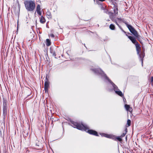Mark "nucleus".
I'll list each match as a JSON object with an SVG mask.
<instances>
[{
  "mask_svg": "<svg viewBox=\"0 0 153 153\" xmlns=\"http://www.w3.org/2000/svg\"><path fill=\"white\" fill-rule=\"evenodd\" d=\"M126 134V133H123L121 135V137H124L125 135Z\"/></svg>",
  "mask_w": 153,
  "mask_h": 153,
  "instance_id": "f3484780",
  "label": "nucleus"
},
{
  "mask_svg": "<svg viewBox=\"0 0 153 153\" xmlns=\"http://www.w3.org/2000/svg\"><path fill=\"white\" fill-rule=\"evenodd\" d=\"M40 21L41 23H43L45 22V21L44 18L42 16L41 17V19L40 20Z\"/></svg>",
  "mask_w": 153,
  "mask_h": 153,
  "instance_id": "9b49d317",
  "label": "nucleus"
},
{
  "mask_svg": "<svg viewBox=\"0 0 153 153\" xmlns=\"http://www.w3.org/2000/svg\"><path fill=\"white\" fill-rule=\"evenodd\" d=\"M25 4L26 9L28 11H32L35 8V3L32 1H26Z\"/></svg>",
  "mask_w": 153,
  "mask_h": 153,
  "instance_id": "f03ea898",
  "label": "nucleus"
},
{
  "mask_svg": "<svg viewBox=\"0 0 153 153\" xmlns=\"http://www.w3.org/2000/svg\"><path fill=\"white\" fill-rule=\"evenodd\" d=\"M151 81L153 82V77H152L151 78Z\"/></svg>",
  "mask_w": 153,
  "mask_h": 153,
  "instance_id": "6ab92c4d",
  "label": "nucleus"
},
{
  "mask_svg": "<svg viewBox=\"0 0 153 153\" xmlns=\"http://www.w3.org/2000/svg\"><path fill=\"white\" fill-rule=\"evenodd\" d=\"M116 139L120 141H121L122 140L121 138L120 137H117L116 138Z\"/></svg>",
  "mask_w": 153,
  "mask_h": 153,
  "instance_id": "dca6fc26",
  "label": "nucleus"
},
{
  "mask_svg": "<svg viewBox=\"0 0 153 153\" xmlns=\"http://www.w3.org/2000/svg\"><path fill=\"white\" fill-rule=\"evenodd\" d=\"M7 109L5 108L3 109V114L4 115H7Z\"/></svg>",
  "mask_w": 153,
  "mask_h": 153,
  "instance_id": "ddd939ff",
  "label": "nucleus"
},
{
  "mask_svg": "<svg viewBox=\"0 0 153 153\" xmlns=\"http://www.w3.org/2000/svg\"><path fill=\"white\" fill-rule=\"evenodd\" d=\"M72 124L73 126L75 128H76L78 129L84 130L86 132H88L90 134L98 136L97 132L94 131L92 130H89V128L86 125H84L83 124H80L76 123L74 122Z\"/></svg>",
  "mask_w": 153,
  "mask_h": 153,
  "instance_id": "f257e3e1",
  "label": "nucleus"
},
{
  "mask_svg": "<svg viewBox=\"0 0 153 153\" xmlns=\"http://www.w3.org/2000/svg\"><path fill=\"white\" fill-rule=\"evenodd\" d=\"M30 93H29V94H28V95H30Z\"/></svg>",
  "mask_w": 153,
  "mask_h": 153,
  "instance_id": "aec40b11",
  "label": "nucleus"
},
{
  "mask_svg": "<svg viewBox=\"0 0 153 153\" xmlns=\"http://www.w3.org/2000/svg\"><path fill=\"white\" fill-rule=\"evenodd\" d=\"M46 81L45 83V90L46 92H48V88L49 86V82L48 81L47 78L46 77Z\"/></svg>",
  "mask_w": 153,
  "mask_h": 153,
  "instance_id": "39448f33",
  "label": "nucleus"
},
{
  "mask_svg": "<svg viewBox=\"0 0 153 153\" xmlns=\"http://www.w3.org/2000/svg\"><path fill=\"white\" fill-rule=\"evenodd\" d=\"M51 42L48 39H46V45L47 46H49L51 45Z\"/></svg>",
  "mask_w": 153,
  "mask_h": 153,
  "instance_id": "f8f14e48",
  "label": "nucleus"
},
{
  "mask_svg": "<svg viewBox=\"0 0 153 153\" xmlns=\"http://www.w3.org/2000/svg\"><path fill=\"white\" fill-rule=\"evenodd\" d=\"M131 121L130 120H128L127 121V125H128L127 127L130 126L131 125Z\"/></svg>",
  "mask_w": 153,
  "mask_h": 153,
  "instance_id": "2eb2a0df",
  "label": "nucleus"
},
{
  "mask_svg": "<svg viewBox=\"0 0 153 153\" xmlns=\"http://www.w3.org/2000/svg\"><path fill=\"white\" fill-rule=\"evenodd\" d=\"M127 26L130 31L135 36L138 37V34L137 31L131 25L127 24Z\"/></svg>",
  "mask_w": 153,
  "mask_h": 153,
  "instance_id": "20e7f679",
  "label": "nucleus"
},
{
  "mask_svg": "<svg viewBox=\"0 0 153 153\" xmlns=\"http://www.w3.org/2000/svg\"><path fill=\"white\" fill-rule=\"evenodd\" d=\"M125 106L127 111H129L130 112L132 111L131 108L130 107V106L126 104Z\"/></svg>",
  "mask_w": 153,
  "mask_h": 153,
  "instance_id": "9d476101",
  "label": "nucleus"
},
{
  "mask_svg": "<svg viewBox=\"0 0 153 153\" xmlns=\"http://www.w3.org/2000/svg\"><path fill=\"white\" fill-rule=\"evenodd\" d=\"M102 136L108 138H112L113 136L111 135L107 134H100Z\"/></svg>",
  "mask_w": 153,
  "mask_h": 153,
  "instance_id": "1a4fd4ad",
  "label": "nucleus"
},
{
  "mask_svg": "<svg viewBox=\"0 0 153 153\" xmlns=\"http://www.w3.org/2000/svg\"><path fill=\"white\" fill-rule=\"evenodd\" d=\"M104 76H105V77L106 78V79H107L108 80V81L111 83L113 87V88H114V91H115L116 93L117 94L120 96L122 97L123 96V94L121 91H120L119 90H118V91H117V86L115 84H114V83L111 82V81L107 77V76L105 74H104Z\"/></svg>",
  "mask_w": 153,
  "mask_h": 153,
  "instance_id": "7ed1b4c3",
  "label": "nucleus"
},
{
  "mask_svg": "<svg viewBox=\"0 0 153 153\" xmlns=\"http://www.w3.org/2000/svg\"><path fill=\"white\" fill-rule=\"evenodd\" d=\"M50 36L52 37H54V35L53 34H51L50 35Z\"/></svg>",
  "mask_w": 153,
  "mask_h": 153,
  "instance_id": "a211bd4d",
  "label": "nucleus"
},
{
  "mask_svg": "<svg viewBox=\"0 0 153 153\" xmlns=\"http://www.w3.org/2000/svg\"><path fill=\"white\" fill-rule=\"evenodd\" d=\"M135 46L137 53L139 54L140 51V45L138 44V43H136L135 44Z\"/></svg>",
  "mask_w": 153,
  "mask_h": 153,
  "instance_id": "0eeeda50",
  "label": "nucleus"
},
{
  "mask_svg": "<svg viewBox=\"0 0 153 153\" xmlns=\"http://www.w3.org/2000/svg\"><path fill=\"white\" fill-rule=\"evenodd\" d=\"M126 35L128 36L129 39L132 41V43L134 44H136V43H138L135 38L130 36H128L127 35Z\"/></svg>",
  "mask_w": 153,
  "mask_h": 153,
  "instance_id": "423d86ee",
  "label": "nucleus"
},
{
  "mask_svg": "<svg viewBox=\"0 0 153 153\" xmlns=\"http://www.w3.org/2000/svg\"><path fill=\"white\" fill-rule=\"evenodd\" d=\"M110 28L112 30H114L115 29V26L113 24H111L110 25Z\"/></svg>",
  "mask_w": 153,
  "mask_h": 153,
  "instance_id": "4468645a",
  "label": "nucleus"
},
{
  "mask_svg": "<svg viewBox=\"0 0 153 153\" xmlns=\"http://www.w3.org/2000/svg\"><path fill=\"white\" fill-rule=\"evenodd\" d=\"M41 10L40 6L38 4L37 5L36 7V10L37 13L40 15L42 14V12Z\"/></svg>",
  "mask_w": 153,
  "mask_h": 153,
  "instance_id": "6e6552de",
  "label": "nucleus"
},
{
  "mask_svg": "<svg viewBox=\"0 0 153 153\" xmlns=\"http://www.w3.org/2000/svg\"><path fill=\"white\" fill-rule=\"evenodd\" d=\"M94 1H95V0H94Z\"/></svg>",
  "mask_w": 153,
  "mask_h": 153,
  "instance_id": "412c9836",
  "label": "nucleus"
}]
</instances>
